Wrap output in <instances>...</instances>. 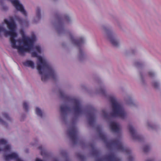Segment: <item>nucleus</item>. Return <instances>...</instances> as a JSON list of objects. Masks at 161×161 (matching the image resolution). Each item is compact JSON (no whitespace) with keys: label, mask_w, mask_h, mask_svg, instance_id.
I'll use <instances>...</instances> for the list:
<instances>
[{"label":"nucleus","mask_w":161,"mask_h":161,"mask_svg":"<svg viewBox=\"0 0 161 161\" xmlns=\"http://www.w3.org/2000/svg\"><path fill=\"white\" fill-rule=\"evenodd\" d=\"M88 124L91 126H92L96 124V121H88Z\"/></svg>","instance_id":"obj_25"},{"label":"nucleus","mask_w":161,"mask_h":161,"mask_svg":"<svg viewBox=\"0 0 161 161\" xmlns=\"http://www.w3.org/2000/svg\"><path fill=\"white\" fill-rule=\"evenodd\" d=\"M72 101L75 105L74 108L75 112L78 114L82 113L83 110L81 106L80 100L76 99H73Z\"/></svg>","instance_id":"obj_5"},{"label":"nucleus","mask_w":161,"mask_h":161,"mask_svg":"<svg viewBox=\"0 0 161 161\" xmlns=\"http://www.w3.org/2000/svg\"><path fill=\"white\" fill-rule=\"evenodd\" d=\"M35 49L39 53H41V49L39 46H36L35 47Z\"/></svg>","instance_id":"obj_22"},{"label":"nucleus","mask_w":161,"mask_h":161,"mask_svg":"<svg viewBox=\"0 0 161 161\" xmlns=\"http://www.w3.org/2000/svg\"><path fill=\"white\" fill-rule=\"evenodd\" d=\"M128 129L133 139L140 141L142 138V137L141 135L138 134L137 133L136 130L132 125H129L128 127Z\"/></svg>","instance_id":"obj_7"},{"label":"nucleus","mask_w":161,"mask_h":161,"mask_svg":"<svg viewBox=\"0 0 161 161\" xmlns=\"http://www.w3.org/2000/svg\"><path fill=\"white\" fill-rule=\"evenodd\" d=\"M92 147H93V151H92V154L95 156H98L100 154L99 151L96 149L92 145Z\"/></svg>","instance_id":"obj_16"},{"label":"nucleus","mask_w":161,"mask_h":161,"mask_svg":"<svg viewBox=\"0 0 161 161\" xmlns=\"http://www.w3.org/2000/svg\"><path fill=\"white\" fill-rule=\"evenodd\" d=\"M64 19L67 21L70 20V18L68 15H65L64 16Z\"/></svg>","instance_id":"obj_23"},{"label":"nucleus","mask_w":161,"mask_h":161,"mask_svg":"<svg viewBox=\"0 0 161 161\" xmlns=\"http://www.w3.org/2000/svg\"><path fill=\"white\" fill-rule=\"evenodd\" d=\"M7 142L5 140L3 139H0V145L2 144L5 145L7 144ZM1 151L10 152L11 151L10 146L9 145H6L5 146V147L3 149L0 148V152Z\"/></svg>","instance_id":"obj_11"},{"label":"nucleus","mask_w":161,"mask_h":161,"mask_svg":"<svg viewBox=\"0 0 161 161\" xmlns=\"http://www.w3.org/2000/svg\"><path fill=\"white\" fill-rule=\"evenodd\" d=\"M4 157L6 161H8L9 160L11 159L16 160V161H23L19 158L18 154L15 153H12L10 154L5 155Z\"/></svg>","instance_id":"obj_8"},{"label":"nucleus","mask_w":161,"mask_h":161,"mask_svg":"<svg viewBox=\"0 0 161 161\" xmlns=\"http://www.w3.org/2000/svg\"><path fill=\"white\" fill-rule=\"evenodd\" d=\"M110 101L112 103V111L109 114L103 111V116L107 119L116 117L124 118L126 115V113L122 106L116 102L114 97H111Z\"/></svg>","instance_id":"obj_3"},{"label":"nucleus","mask_w":161,"mask_h":161,"mask_svg":"<svg viewBox=\"0 0 161 161\" xmlns=\"http://www.w3.org/2000/svg\"><path fill=\"white\" fill-rule=\"evenodd\" d=\"M11 1L16 9L20 11L25 16L26 15V13L23 5L19 3L18 0H11Z\"/></svg>","instance_id":"obj_6"},{"label":"nucleus","mask_w":161,"mask_h":161,"mask_svg":"<svg viewBox=\"0 0 161 161\" xmlns=\"http://www.w3.org/2000/svg\"><path fill=\"white\" fill-rule=\"evenodd\" d=\"M3 121V120L1 118H0V121Z\"/></svg>","instance_id":"obj_33"},{"label":"nucleus","mask_w":161,"mask_h":161,"mask_svg":"<svg viewBox=\"0 0 161 161\" xmlns=\"http://www.w3.org/2000/svg\"><path fill=\"white\" fill-rule=\"evenodd\" d=\"M153 86L155 88H158L159 85L157 83V82L156 81L153 82Z\"/></svg>","instance_id":"obj_24"},{"label":"nucleus","mask_w":161,"mask_h":161,"mask_svg":"<svg viewBox=\"0 0 161 161\" xmlns=\"http://www.w3.org/2000/svg\"><path fill=\"white\" fill-rule=\"evenodd\" d=\"M146 161H153V160H151V159H147Z\"/></svg>","instance_id":"obj_29"},{"label":"nucleus","mask_w":161,"mask_h":161,"mask_svg":"<svg viewBox=\"0 0 161 161\" xmlns=\"http://www.w3.org/2000/svg\"><path fill=\"white\" fill-rule=\"evenodd\" d=\"M149 76L151 77L153 76L154 75V73L152 72H149L148 73Z\"/></svg>","instance_id":"obj_26"},{"label":"nucleus","mask_w":161,"mask_h":161,"mask_svg":"<svg viewBox=\"0 0 161 161\" xmlns=\"http://www.w3.org/2000/svg\"><path fill=\"white\" fill-rule=\"evenodd\" d=\"M70 39L72 43L76 46H79L84 42V40L83 38L81 37L77 40L75 39L74 37L71 35Z\"/></svg>","instance_id":"obj_10"},{"label":"nucleus","mask_w":161,"mask_h":161,"mask_svg":"<svg viewBox=\"0 0 161 161\" xmlns=\"http://www.w3.org/2000/svg\"><path fill=\"white\" fill-rule=\"evenodd\" d=\"M3 115L4 118H6L8 120V121H11V119L8 114L6 113H4L3 114Z\"/></svg>","instance_id":"obj_21"},{"label":"nucleus","mask_w":161,"mask_h":161,"mask_svg":"<svg viewBox=\"0 0 161 161\" xmlns=\"http://www.w3.org/2000/svg\"><path fill=\"white\" fill-rule=\"evenodd\" d=\"M1 122V124H3V123H4V122L5 121H0Z\"/></svg>","instance_id":"obj_32"},{"label":"nucleus","mask_w":161,"mask_h":161,"mask_svg":"<svg viewBox=\"0 0 161 161\" xmlns=\"http://www.w3.org/2000/svg\"><path fill=\"white\" fill-rule=\"evenodd\" d=\"M36 14L37 17L38 19H40L41 18V15L40 14V9L39 7L37 8H36Z\"/></svg>","instance_id":"obj_18"},{"label":"nucleus","mask_w":161,"mask_h":161,"mask_svg":"<svg viewBox=\"0 0 161 161\" xmlns=\"http://www.w3.org/2000/svg\"><path fill=\"white\" fill-rule=\"evenodd\" d=\"M60 108V111L62 114H66L71 111L70 108L65 105H61Z\"/></svg>","instance_id":"obj_13"},{"label":"nucleus","mask_w":161,"mask_h":161,"mask_svg":"<svg viewBox=\"0 0 161 161\" xmlns=\"http://www.w3.org/2000/svg\"><path fill=\"white\" fill-rule=\"evenodd\" d=\"M80 54H82V51L81 50H80Z\"/></svg>","instance_id":"obj_30"},{"label":"nucleus","mask_w":161,"mask_h":161,"mask_svg":"<svg viewBox=\"0 0 161 161\" xmlns=\"http://www.w3.org/2000/svg\"><path fill=\"white\" fill-rule=\"evenodd\" d=\"M39 149L40 150H41L42 151V146H40L39 147ZM41 155H42V152H41Z\"/></svg>","instance_id":"obj_28"},{"label":"nucleus","mask_w":161,"mask_h":161,"mask_svg":"<svg viewBox=\"0 0 161 161\" xmlns=\"http://www.w3.org/2000/svg\"><path fill=\"white\" fill-rule=\"evenodd\" d=\"M105 158L108 161H121L120 159L116 157L114 153H110L106 156Z\"/></svg>","instance_id":"obj_12"},{"label":"nucleus","mask_w":161,"mask_h":161,"mask_svg":"<svg viewBox=\"0 0 161 161\" xmlns=\"http://www.w3.org/2000/svg\"><path fill=\"white\" fill-rule=\"evenodd\" d=\"M96 129L98 133L99 137L105 143H106L107 147H111L113 146H115L118 150L127 153H130V150L128 148L124 147L120 140L119 139H116L107 142L106 136L103 132L101 126L100 125L97 126Z\"/></svg>","instance_id":"obj_2"},{"label":"nucleus","mask_w":161,"mask_h":161,"mask_svg":"<svg viewBox=\"0 0 161 161\" xmlns=\"http://www.w3.org/2000/svg\"><path fill=\"white\" fill-rule=\"evenodd\" d=\"M23 65L26 67L31 68L32 69L35 68L34 64V62L31 60H27L23 63Z\"/></svg>","instance_id":"obj_14"},{"label":"nucleus","mask_w":161,"mask_h":161,"mask_svg":"<svg viewBox=\"0 0 161 161\" xmlns=\"http://www.w3.org/2000/svg\"><path fill=\"white\" fill-rule=\"evenodd\" d=\"M91 121H95L94 120V119H92V120H91Z\"/></svg>","instance_id":"obj_34"},{"label":"nucleus","mask_w":161,"mask_h":161,"mask_svg":"<svg viewBox=\"0 0 161 161\" xmlns=\"http://www.w3.org/2000/svg\"><path fill=\"white\" fill-rule=\"evenodd\" d=\"M23 107L24 109L26 111H28V106L27 103L26 102H24L23 103Z\"/></svg>","instance_id":"obj_19"},{"label":"nucleus","mask_w":161,"mask_h":161,"mask_svg":"<svg viewBox=\"0 0 161 161\" xmlns=\"http://www.w3.org/2000/svg\"><path fill=\"white\" fill-rule=\"evenodd\" d=\"M150 149V147L148 145H145L143 147V151L145 153L148 152Z\"/></svg>","instance_id":"obj_20"},{"label":"nucleus","mask_w":161,"mask_h":161,"mask_svg":"<svg viewBox=\"0 0 161 161\" xmlns=\"http://www.w3.org/2000/svg\"><path fill=\"white\" fill-rule=\"evenodd\" d=\"M36 113L38 116L41 117H42V111L38 107H36Z\"/></svg>","instance_id":"obj_17"},{"label":"nucleus","mask_w":161,"mask_h":161,"mask_svg":"<svg viewBox=\"0 0 161 161\" xmlns=\"http://www.w3.org/2000/svg\"><path fill=\"white\" fill-rule=\"evenodd\" d=\"M31 56L37 57L39 61V63H37V69L39 74L43 75L42 77V81L45 82L50 78L53 80L56 79V75L54 70L45 59H43L41 56H38L35 52L32 53Z\"/></svg>","instance_id":"obj_1"},{"label":"nucleus","mask_w":161,"mask_h":161,"mask_svg":"<svg viewBox=\"0 0 161 161\" xmlns=\"http://www.w3.org/2000/svg\"><path fill=\"white\" fill-rule=\"evenodd\" d=\"M109 39L110 42L115 47L118 46V42L116 40L111 37L109 38Z\"/></svg>","instance_id":"obj_15"},{"label":"nucleus","mask_w":161,"mask_h":161,"mask_svg":"<svg viewBox=\"0 0 161 161\" xmlns=\"http://www.w3.org/2000/svg\"><path fill=\"white\" fill-rule=\"evenodd\" d=\"M110 127L112 131L114 132L118 133L120 131L119 125L116 121H110Z\"/></svg>","instance_id":"obj_9"},{"label":"nucleus","mask_w":161,"mask_h":161,"mask_svg":"<svg viewBox=\"0 0 161 161\" xmlns=\"http://www.w3.org/2000/svg\"><path fill=\"white\" fill-rule=\"evenodd\" d=\"M60 94L61 97H64L65 95L63 92H60Z\"/></svg>","instance_id":"obj_27"},{"label":"nucleus","mask_w":161,"mask_h":161,"mask_svg":"<svg viewBox=\"0 0 161 161\" xmlns=\"http://www.w3.org/2000/svg\"><path fill=\"white\" fill-rule=\"evenodd\" d=\"M72 125L68 131V134L74 143H76L79 139L78 130L75 123L76 121H72Z\"/></svg>","instance_id":"obj_4"},{"label":"nucleus","mask_w":161,"mask_h":161,"mask_svg":"<svg viewBox=\"0 0 161 161\" xmlns=\"http://www.w3.org/2000/svg\"><path fill=\"white\" fill-rule=\"evenodd\" d=\"M97 161H102V160L101 159H100Z\"/></svg>","instance_id":"obj_31"}]
</instances>
